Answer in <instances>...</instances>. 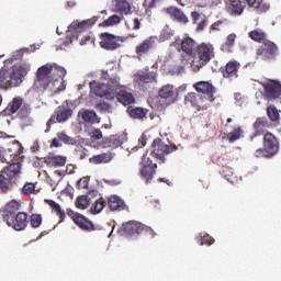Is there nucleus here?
<instances>
[{"label": "nucleus", "mask_w": 281, "mask_h": 281, "mask_svg": "<svg viewBox=\"0 0 281 281\" xmlns=\"http://www.w3.org/2000/svg\"><path fill=\"white\" fill-rule=\"evenodd\" d=\"M37 82L43 89H50L56 87L58 78H61L57 91H65L67 83L65 82V76H67V69L56 64H46L37 69Z\"/></svg>", "instance_id": "nucleus-1"}, {"label": "nucleus", "mask_w": 281, "mask_h": 281, "mask_svg": "<svg viewBox=\"0 0 281 281\" xmlns=\"http://www.w3.org/2000/svg\"><path fill=\"white\" fill-rule=\"evenodd\" d=\"M98 19H100V16L94 15L81 22H72L69 25V33L72 35V40L79 41V45H85L88 41H91L89 30L93 27L94 23H98Z\"/></svg>", "instance_id": "nucleus-2"}, {"label": "nucleus", "mask_w": 281, "mask_h": 281, "mask_svg": "<svg viewBox=\"0 0 281 281\" xmlns=\"http://www.w3.org/2000/svg\"><path fill=\"white\" fill-rule=\"evenodd\" d=\"M195 52L198 57H194L191 61V69L194 72L200 71L202 67H205L214 58V46L202 43L196 46Z\"/></svg>", "instance_id": "nucleus-3"}, {"label": "nucleus", "mask_w": 281, "mask_h": 281, "mask_svg": "<svg viewBox=\"0 0 281 281\" xmlns=\"http://www.w3.org/2000/svg\"><path fill=\"white\" fill-rule=\"evenodd\" d=\"M278 150H280V143L278 142V137H276L273 133L267 132L263 135V148H258L255 151V157H266L267 159H269L278 155Z\"/></svg>", "instance_id": "nucleus-4"}, {"label": "nucleus", "mask_w": 281, "mask_h": 281, "mask_svg": "<svg viewBox=\"0 0 281 281\" xmlns=\"http://www.w3.org/2000/svg\"><path fill=\"white\" fill-rule=\"evenodd\" d=\"M177 146L167 145L161 140V138H155L151 144V157L160 161V164H166V155L175 153Z\"/></svg>", "instance_id": "nucleus-5"}, {"label": "nucleus", "mask_w": 281, "mask_h": 281, "mask_svg": "<svg viewBox=\"0 0 281 281\" xmlns=\"http://www.w3.org/2000/svg\"><path fill=\"white\" fill-rule=\"evenodd\" d=\"M261 87H263V100H268V102H273L278 100L281 95V82L277 80H269L267 82H260Z\"/></svg>", "instance_id": "nucleus-6"}, {"label": "nucleus", "mask_w": 281, "mask_h": 281, "mask_svg": "<svg viewBox=\"0 0 281 281\" xmlns=\"http://www.w3.org/2000/svg\"><path fill=\"white\" fill-rule=\"evenodd\" d=\"M140 177L145 179L146 183L153 181L155 173L157 172V164H153V160L148 155H144L140 160Z\"/></svg>", "instance_id": "nucleus-7"}, {"label": "nucleus", "mask_w": 281, "mask_h": 281, "mask_svg": "<svg viewBox=\"0 0 281 281\" xmlns=\"http://www.w3.org/2000/svg\"><path fill=\"white\" fill-rule=\"evenodd\" d=\"M257 56L261 60H273L278 56V45L269 40L262 42V45L257 49Z\"/></svg>", "instance_id": "nucleus-8"}, {"label": "nucleus", "mask_w": 281, "mask_h": 281, "mask_svg": "<svg viewBox=\"0 0 281 281\" xmlns=\"http://www.w3.org/2000/svg\"><path fill=\"white\" fill-rule=\"evenodd\" d=\"M66 214L74 221L75 225H78L83 232H95V225L89 218L80 213L74 212L71 209H67Z\"/></svg>", "instance_id": "nucleus-9"}, {"label": "nucleus", "mask_w": 281, "mask_h": 281, "mask_svg": "<svg viewBox=\"0 0 281 281\" xmlns=\"http://www.w3.org/2000/svg\"><path fill=\"white\" fill-rule=\"evenodd\" d=\"M111 86L92 81L90 82L91 92L99 98H105V100H115V91L109 88Z\"/></svg>", "instance_id": "nucleus-10"}, {"label": "nucleus", "mask_w": 281, "mask_h": 281, "mask_svg": "<svg viewBox=\"0 0 281 281\" xmlns=\"http://www.w3.org/2000/svg\"><path fill=\"white\" fill-rule=\"evenodd\" d=\"M4 223L15 232H23L27 227V213L19 212L16 215L9 217V220H4Z\"/></svg>", "instance_id": "nucleus-11"}, {"label": "nucleus", "mask_w": 281, "mask_h": 281, "mask_svg": "<svg viewBox=\"0 0 281 281\" xmlns=\"http://www.w3.org/2000/svg\"><path fill=\"white\" fill-rule=\"evenodd\" d=\"M21 155V144L16 142L8 149L0 147V164H10L14 157Z\"/></svg>", "instance_id": "nucleus-12"}, {"label": "nucleus", "mask_w": 281, "mask_h": 281, "mask_svg": "<svg viewBox=\"0 0 281 281\" xmlns=\"http://www.w3.org/2000/svg\"><path fill=\"white\" fill-rule=\"evenodd\" d=\"M27 76V68L25 66H19L13 68L12 72H9V80L7 81L10 87H19L23 82V78Z\"/></svg>", "instance_id": "nucleus-13"}, {"label": "nucleus", "mask_w": 281, "mask_h": 281, "mask_svg": "<svg viewBox=\"0 0 281 281\" xmlns=\"http://www.w3.org/2000/svg\"><path fill=\"white\" fill-rule=\"evenodd\" d=\"M267 128H271V122L266 116L257 117L254 123V135L250 136V142H254L256 137L260 135H267Z\"/></svg>", "instance_id": "nucleus-14"}, {"label": "nucleus", "mask_w": 281, "mask_h": 281, "mask_svg": "<svg viewBox=\"0 0 281 281\" xmlns=\"http://www.w3.org/2000/svg\"><path fill=\"white\" fill-rule=\"evenodd\" d=\"M100 38V45L102 49L113 50L119 49V47H122V45L120 44L122 40H120V37H115V35L111 33H102Z\"/></svg>", "instance_id": "nucleus-15"}, {"label": "nucleus", "mask_w": 281, "mask_h": 281, "mask_svg": "<svg viewBox=\"0 0 281 281\" xmlns=\"http://www.w3.org/2000/svg\"><path fill=\"white\" fill-rule=\"evenodd\" d=\"M72 113L74 112L70 109L55 111L54 115H52L46 123L47 128L45 130V133H49L52 125L56 124V122H67V120L71 117Z\"/></svg>", "instance_id": "nucleus-16"}, {"label": "nucleus", "mask_w": 281, "mask_h": 281, "mask_svg": "<svg viewBox=\"0 0 281 281\" xmlns=\"http://www.w3.org/2000/svg\"><path fill=\"white\" fill-rule=\"evenodd\" d=\"M193 88L198 93H203L206 95L209 102H214V93H216V88L207 81H199L194 83Z\"/></svg>", "instance_id": "nucleus-17"}, {"label": "nucleus", "mask_w": 281, "mask_h": 281, "mask_svg": "<svg viewBox=\"0 0 281 281\" xmlns=\"http://www.w3.org/2000/svg\"><path fill=\"white\" fill-rule=\"evenodd\" d=\"M196 47V41L192 37H183L180 43H177L178 52H183L187 56H194Z\"/></svg>", "instance_id": "nucleus-18"}, {"label": "nucleus", "mask_w": 281, "mask_h": 281, "mask_svg": "<svg viewBox=\"0 0 281 281\" xmlns=\"http://www.w3.org/2000/svg\"><path fill=\"white\" fill-rule=\"evenodd\" d=\"M19 210H21V202L16 200H11L4 205V207H2L3 221H8L9 218L16 216L19 214Z\"/></svg>", "instance_id": "nucleus-19"}, {"label": "nucleus", "mask_w": 281, "mask_h": 281, "mask_svg": "<svg viewBox=\"0 0 281 281\" xmlns=\"http://www.w3.org/2000/svg\"><path fill=\"white\" fill-rule=\"evenodd\" d=\"M146 226L139 222L130 221L123 224V232L126 236H135L145 232Z\"/></svg>", "instance_id": "nucleus-20"}, {"label": "nucleus", "mask_w": 281, "mask_h": 281, "mask_svg": "<svg viewBox=\"0 0 281 281\" xmlns=\"http://www.w3.org/2000/svg\"><path fill=\"white\" fill-rule=\"evenodd\" d=\"M238 69H240V63L237 60H231L226 64L225 69L222 71L223 77L228 80L238 78Z\"/></svg>", "instance_id": "nucleus-21"}, {"label": "nucleus", "mask_w": 281, "mask_h": 281, "mask_svg": "<svg viewBox=\"0 0 281 281\" xmlns=\"http://www.w3.org/2000/svg\"><path fill=\"white\" fill-rule=\"evenodd\" d=\"M21 106H23V97H15L8 103L1 114L5 116L14 115Z\"/></svg>", "instance_id": "nucleus-22"}, {"label": "nucleus", "mask_w": 281, "mask_h": 281, "mask_svg": "<svg viewBox=\"0 0 281 281\" xmlns=\"http://www.w3.org/2000/svg\"><path fill=\"white\" fill-rule=\"evenodd\" d=\"M153 47H155V40L153 37L144 40L140 44H138L135 47L138 60L142 58V56H146V54H148Z\"/></svg>", "instance_id": "nucleus-23"}, {"label": "nucleus", "mask_w": 281, "mask_h": 281, "mask_svg": "<svg viewBox=\"0 0 281 281\" xmlns=\"http://www.w3.org/2000/svg\"><path fill=\"white\" fill-rule=\"evenodd\" d=\"M44 164H46L48 168H63V166L67 164V157L49 154L44 158Z\"/></svg>", "instance_id": "nucleus-24"}, {"label": "nucleus", "mask_w": 281, "mask_h": 281, "mask_svg": "<svg viewBox=\"0 0 281 281\" xmlns=\"http://www.w3.org/2000/svg\"><path fill=\"white\" fill-rule=\"evenodd\" d=\"M135 80L138 85H150L153 82H157V72L155 71H138L135 75Z\"/></svg>", "instance_id": "nucleus-25"}, {"label": "nucleus", "mask_w": 281, "mask_h": 281, "mask_svg": "<svg viewBox=\"0 0 281 281\" xmlns=\"http://www.w3.org/2000/svg\"><path fill=\"white\" fill-rule=\"evenodd\" d=\"M14 188L12 178L7 176L3 171L0 172V194H8Z\"/></svg>", "instance_id": "nucleus-26"}, {"label": "nucleus", "mask_w": 281, "mask_h": 281, "mask_svg": "<svg viewBox=\"0 0 281 281\" xmlns=\"http://www.w3.org/2000/svg\"><path fill=\"white\" fill-rule=\"evenodd\" d=\"M244 10L245 8L243 7V2L240 0H229L227 3V12L233 16H240Z\"/></svg>", "instance_id": "nucleus-27"}, {"label": "nucleus", "mask_w": 281, "mask_h": 281, "mask_svg": "<svg viewBox=\"0 0 281 281\" xmlns=\"http://www.w3.org/2000/svg\"><path fill=\"white\" fill-rule=\"evenodd\" d=\"M79 115L87 124H100V117L93 110L79 111Z\"/></svg>", "instance_id": "nucleus-28"}, {"label": "nucleus", "mask_w": 281, "mask_h": 281, "mask_svg": "<svg viewBox=\"0 0 281 281\" xmlns=\"http://www.w3.org/2000/svg\"><path fill=\"white\" fill-rule=\"evenodd\" d=\"M115 98L124 106H130V104H135V97H133V93L127 92L125 90H121L119 93H115Z\"/></svg>", "instance_id": "nucleus-29"}, {"label": "nucleus", "mask_w": 281, "mask_h": 281, "mask_svg": "<svg viewBox=\"0 0 281 281\" xmlns=\"http://www.w3.org/2000/svg\"><path fill=\"white\" fill-rule=\"evenodd\" d=\"M124 144V140L120 136L112 135L110 137H106L102 140L103 148H120Z\"/></svg>", "instance_id": "nucleus-30"}, {"label": "nucleus", "mask_w": 281, "mask_h": 281, "mask_svg": "<svg viewBox=\"0 0 281 281\" xmlns=\"http://www.w3.org/2000/svg\"><path fill=\"white\" fill-rule=\"evenodd\" d=\"M105 201L106 205L110 207L112 212H115L117 210H124V201H122V199H120V196L117 195H111Z\"/></svg>", "instance_id": "nucleus-31"}, {"label": "nucleus", "mask_w": 281, "mask_h": 281, "mask_svg": "<svg viewBox=\"0 0 281 281\" xmlns=\"http://www.w3.org/2000/svg\"><path fill=\"white\" fill-rule=\"evenodd\" d=\"M113 159V155L111 153H102L99 155L92 156L89 161L90 164H94L95 166L100 164H110V161Z\"/></svg>", "instance_id": "nucleus-32"}, {"label": "nucleus", "mask_w": 281, "mask_h": 281, "mask_svg": "<svg viewBox=\"0 0 281 281\" xmlns=\"http://www.w3.org/2000/svg\"><path fill=\"white\" fill-rule=\"evenodd\" d=\"M7 177H10V179H15V177H19L21 175V162H13L9 165V167H5L2 170Z\"/></svg>", "instance_id": "nucleus-33"}, {"label": "nucleus", "mask_w": 281, "mask_h": 281, "mask_svg": "<svg viewBox=\"0 0 281 281\" xmlns=\"http://www.w3.org/2000/svg\"><path fill=\"white\" fill-rule=\"evenodd\" d=\"M167 12L172 16V19H177L179 23H188V16L184 12L179 10V8L169 7L167 8Z\"/></svg>", "instance_id": "nucleus-34"}, {"label": "nucleus", "mask_w": 281, "mask_h": 281, "mask_svg": "<svg viewBox=\"0 0 281 281\" xmlns=\"http://www.w3.org/2000/svg\"><path fill=\"white\" fill-rule=\"evenodd\" d=\"M127 113L130 117H133V120H144L145 115H148V110H145L143 108H127Z\"/></svg>", "instance_id": "nucleus-35"}, {"label": "nucleus", "mask_w": 281, "mask_h": 281, "mask_svg": "<svg viewBox=\"0 0 281 281\" xmlns=\"http://www.w3.org/2000/svg\"><path fill=\"white\" fill-rule=\"evenodd\" d=\"M249 38H251V41H255V43H265V41H269L267 38V33H265L262 30L257 29L254 31H250L248 33Z\"/></svg>", "instance_id": "nucleus-36"}, {"label": "nucleus", "mask_w": 281, "mask_h": 281, "mask_svg": "<svg viewBox=\"0 0 281 281\" xmlns=\"http://www.w3.org/2000/svg\"><path fill=\"white\" fill-rule=\"evenodd\" d=\"M115 12H119V14H131V3L126 0H116Z\"/></svg>", "instance_id": "nucleus-37"}, {"label": "nucleus", "mask_w": 281, "mask_h": 281, "mask_svg": "<svg viewBox=\"0 0 281 281\" xmlns=\"http://www.w3.org/2000/svg\"><path fill=\"white\" fill-rule=\"evenodd\" d=\"M235 44H236V34L231 33L229 35H227L224 44H222V52H227L228 54L232 53V49H234Z\"/></svg>", "instance_id": "nucleus-38"}, {"label": "nucleus", "mask_w": 281, "mask_h": 281, "mask_svg": "<svg viewBox=\"0 0 281 281\" xmlns=\"http://www.w3.org/2000/svg\"><path fill=\"white\" fill-rule=\"evenodd\" d=\"M75 205L78 210H87L91 205V198L89 195H79L76 199Z\"/></svg>", "instance_id": "nucleus-39"}, {"label": "nucleus", "mask_w": 281, "mask_h": 281, "mask_svg": "<svg viewBox=\"0 0 281 281\" xmlns=\"http://www.w3.org/2000/svg\"><path fill=\"white\" fill-rule=\"evenodd\" d=\"M267 115L270 122H280V110L273 104L267 106Z\"/></svg>", "instance_id": "nucleus-40"}, {"label": "nucleus", "mask_w": 281, "mask_h": 281, "mask_svg": "<svg viewBox=\"0 0 281 281\" xmlns=\"http://www.w3.org/2000/svg\"><path fill=\"white\" fill-rule=\"evenodd\" d=\"M243 127L237 126L235 127L232 132L226 134V139L231 143L234 144V142H238L240 137H243Z\"/></svg>", "instance_id": "nucleus-41"}, {"label": "nucleus", "mask_w": 281, "mask_h": 281, "mask_svg": "<svg viewBox=\"0 0 281 281\" xmlns=\"http://www.w3.org/2000/svg\"><path fill=\"white\" fill-rule=\"evenodd\" d=\"M47 205H49V207L52 210H54V212H56L57 216H59L60 221H65V211L63 210V207H60V204L56 203V201L54 200H46Z\"/></svg>", "instance_id": "nucleus-42"}, {"label": "nucleus", "mask_w": 281, "mask_h": 281, "mask_svg": "<svg viewBox=\"0 0 281 281\" xmlns=\"http://www.w3.org/2000/svg\"><path fill=\"white\" fill-rule=\"evenodd\" d=\"M106 205V201L104 198L98 199L92 206L90 207V214H100L102 210H104V206Z\"/></svg>", "instance_id": "nucleus-43"}, {"label": "nucleus", "mask_w": 281, "mask_h": 281, "mask_svg": "<svg viewBox=\"0 0 281 281\" xmlns=\"http://www.w3.org/2000/svg\"><path fill=\"white\" fill-rule=\"evenodd\" d=\"M186 104H191L195 109H201V103L199 97L194 92H189L184 98Z\"/></svg>", "instance_id": "nucleus-44"}, {"label": "nucleus", "mask_w": 281, "mask_h": 281, "mask_svg": "<svg viewBox=\"0 0 281 281\" xmlns=\"http://www.w3.org/2000/svg\"><path fill=\"white\" fill-rule=\"evenodd\" d=\"M158 95L164 100H168V98H172V95H175V87H172L171 85L164 86L159 90Z\"/></svg>", "instance_id": "nucleus-45"}, {"label": "nucleus", "mask_w": 281, "mask_h": 281, "mask_svg": "<svg viewBox=\"0 0 281 281\" xmlns=\"http://www.w3.org/2000/svg\"><path fill=\"white\" fill-rule=\"evenodd\" d=\"M103 80H108V86L110 87H120V77L109 75V70L102 71Z\"/></svg>", "instance_id": "nucleus-46"}, {"label": "nucleus", "mask_w": 281, "mask_h": 281, "mask_svg": "<svg viewBox=\"0 0 281 281\" xmlns=\"http://www.w3.org/2000/svg\"><path fill=\"white\" fill-rule=\"evenodd\" d=\"M10 71L7 69L0 70V89H9L8 80H9Z\"/></svg>", "instance_id": "nucleus-47"}, {"label": "nucleus", "mask_w": 281, "mask_h": 281, "mask_svg": "<svg viewBox=\"0 0 281 281\" xmlns=\"http://www.w3.org/2000/svg\"><path fill=\"white\" fill-rule=\"evenodd\" d=\"M99 113H113V106L108 102H99L94 105Z\"/></svg>", "instance_id": "nucleus-48"}, {"label": "nucleus", "mask_w": 281, "mask_h": 281, "mask_svg": "<svg viewBox=\"0 0 281 281\" xmlns=\"http://www.w3.org/2000/svg\"><path fill=\"white\" fill-rule=\"evenodd\" d=\"M31 113H32V108L30 106V104L24 103L21 106V110L18 113V116L20 117V120H27V117H30Z\"/></svg>", "instance_id": "nucleus-49"}, {"label": "nucleus", "mask_w": 281, "mask_h": 281, "mask_svg": "<svg viewBox=\"0 0 281 281\" xmlns=\"http://www.w3.org/2000/svg\"><path fill=\"white\" fill-rule=\"evenodd\" d=\"M42 223H43V216L41 214L31 215V227L36 229V227H41Z\"/></svg>", "instance_id": "nucleus-50"}, {"label": "nucleus", "mask_w": 281, "mask_h": 281, "mask_svg": "<svg viewBox=\"0 0 281 281\" xmlns=\"http://www.w3.org/2000/svg\"><path fill=\"white\" fill-rule=\"evenodd\" d=\"M57 137H58L59 142H63L64 144H69L71 146H74V144H76V139L71 138L70 136H68L65 133H58Z\"/></svg>", "instance_id": "nucleus-51"}, {"label": "nucleus", "mask_w": 281, "mask_h": 281, "mask_svg": "<svg viewBox=\"0 0 281 281\" xmlns=\"http://www.w3.org/2000/svg\"><path fill=\"white\" fill-rule=\"evenodd\" d=\"M36 190V186L32 182H27L24 184L22 189V194H34Z\"/></svg>", "instance_id": "nucleus-52"}, {"label": "nucleus", "mask_w": 281, "mask_h": 281, "mask_svg": "<svg viewBox=\"0 0 281 281\" xmlns=\"http://www.w3.org/2000/svg\"><path fill=\"white\" fill-rule=\"evenodd\" d=\"M215 240L212 236H210L209 234H204L203 236H201L200 238V245H214Z\"/></svg>", "instance_id": "nucleus-53"}, {"label": "nucleus", "mask_w": 281, "mask_h": 281, "mask_svg": "<svg viewBox=\"0 0 281 281\" xmlns=\"http://www.w3.org/2000/svg\"><path fill=\"white\" fill-rule=\"evenodd\" d=\"M120 21H122V18H120V15L113 14L104 21V25H116V23H120Z\"/></svg>", "instance_id": "nucleus-54"}, {"label": "nucleus", "mask_w": 281, "mask_h": 281, "mask_svg": "<svg viewBox=\"0 0 281 281\" xmlns=\"http://www.w3.org/2000/svg\"><path fill=\"white\" fill-rule=\"evenodd\" d=\"M256 8L260 12H267V10H269V4L267 2H265V1H261V2H258Z\"/></svg>", "instance_id": "nucleus-55"}, {"label": "nucleus", "mask_w": 281, "mask_h": 281, "mask_svg": "<svg viewBox=\"0 0 281 281\" xmlns=\"http://www.w3.org/2000/svg\"><path fill=\"white\" fill-rule=\"evenodd\" d=\"M91 137L92 139H102V130L100 128L93 130L91 133Z\"/></svg>", "instance_id": "nucleus-56"}, {"label": "nucleus", "mask_w": 281, "mask_h": 281, "mask_svg": "<svg viewBox=\"0 0 281 281\" xmlns=\"http://www.w3.org/2000/svg\"><path fill=\"white\" fill-rule=\"evenodd\" d=\"M79 188H88L89 187V178L83 177L78 181Z\"/></svg>", "instance_id": "nucleus-57"}, {"label": "nucleus", "mask_w": 281, "mask_h": 281, "mask_svg": "<svg viewBox=\"0 0 281 281\" xmlns=\"http://www.w3.org/2000/svg\"><path fill=\"white\" fill-rule=\"evenodd\" d=\"M142 27V21L137 18L133 20V30H139Z\"/></svg>", "instance_id": "nucleus-58"}, {"label": "nucleus", "mask_w": 281, "mask_h": 281, "mask_svg": "<svg viewBox=\"0 0 281 281\" xmlns=\"http://www.w3.org/2000/svg\"><path fill=\"white\" fill-rule=\"evenodd\" d=\"M221 25H223V21L218 20L211 25V30L218 31V27H221Z\"/></svg>", "instance_id": "nucleus-59"}, {"label": "nucleus", "mask_w": 281, "mask_h": 281, "mask_svg": "<svg viewBox=\"0 0 281 281\" xmlns=\"http://www.w3.org/2000/svg\"><path fill=\"white\" fill-rule=\"evenodd\" d=\"M50 146H54V148H59V146H61L60 139L53 138Z\"/></svg>", "instance_id": "nucleus-60"}, {"label": "nucleus", "mask_w": 281, "mask_h": 281, "mask_svg": "<svg viewBox=\"0 0 281 281\" xmlns=\"http://www.w3.org/2000/svg\"><path fill=\"white\" fill-rule=\"evenodd\" d=\"M205 25H207V20H203L198 24L199 32L203 31L205 29Z\"/></svg>", "instance_id": "nucleus-61"}, {"label": "nucleus", "mask_w": 281, "mask_h": 281, "mask_svg": "<svg viewBox=\"0 0 281 281\" xmlns=\"http://www.w3.org/2000/svg\"><path fill=\"white\" fill-rule=\"evenodd\" d=\"M191 16H192V20L194 21V23H196V21H199L200 16H201V14H199V12H196V11H193L191 13Z\"/></svg>", "instance_id": "nucleus-62"}, {"label": "nucleus", "mask_w": 281, "mask_h": 281, "mask_svg": "<svg viewBox=\"0 0 281 281\" xmlns=\"http://www.w3.org/2000/svg\"><path fill=\"white\" fill-rule=\"evenodd\" d=\"M244 3H247L250 8H254L256 5V0H243Z\"/></svg>", "instance_id": "nucleus-63"}, {"label": "nucleus", "mask_w": 281, "mask_h": 281, "mask_svg": "<svg viewBox=\"0 0 281 281\" xmlns=\"http://www.w3.org/2000/svg\"><path fill=\"white\" fill-rule=\"evenodd\" d=\"M67 5H68V8H76V2H74V1H68V2H67Z\"/></svg>", "instance_id": "nucleus-64"}]
</instances>
